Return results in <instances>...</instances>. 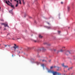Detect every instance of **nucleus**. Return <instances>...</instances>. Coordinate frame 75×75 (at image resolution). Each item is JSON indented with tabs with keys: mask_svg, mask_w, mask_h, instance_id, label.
<instances>
[{
	"mask_svg": "<svg viewBox=\"0 0 75 75\" xmlns=\"http://www.w3.org/2000/svg\"><path fill=\"white\" fill-rule=\"evenodd\" d=\"M48 72L50 73L53 74V75H61V74L60 72H58L57 71H54L53 70H48Z\"/></svg>",
	"mask_w": 75,
	"mask_h": 75,
	"instance_id": "f257e3e1",
	"label": "nucleus"
},
{
	"mask_svg": "<svg viewBox=\"0 0 75 75\" xmlns=\"http://www.w3.org/2000/svg\"><path fill=\"white\" fill-rule=\"evenodd\" d=\"M18 46H16V44H14V46L12 47L11 49L12 50H14L15 52L16 51L17 49H18Z\"/></svg>",
	"mask_w": 75,
	"mask_h": 75,
	"instance_id": "f03ea898",
	"label": "nucleus"
},
{
	"mask_svg": "<svg viewBox=\"0 0 75 75\" xmlns=\"http://www.w3.org/2000/svg\"><path fill=\"white\" fill-rule=\"evenodd\" d=\"M57 71H60L61 70V68L58 67H57Z\"/></svg>",
	"mask_w": 75,
	"mask_h": 75,
	"instance_id": "7ed1b4c3",
	"label": "nucleus"
},
{
	"mask_svg": "<svg viewBox=\"0 0 75 75\" xmlns=\"http://www.w3.org/2000/svg\"><path fill=\"white\" fill-rule=\"evenodd\" d=\"M62 67H64V68H68V66H65L64 65V63H63V64H62Z\"/></svg>",
	"mask_w": 75,
	"mask_h": 75,
	"instance_id": "20e7f679",
	"label": "nucleus"
},
{
	"mask_svg": "<svg viewBox=\"0 0 75 75\" xmlns=\"http://www.w3.org/2000/svg\"><path fill=\"white\" fill-rule=\"evenodd\" d=\"M16 1V2H17V4L16 5V6H15V7H17V6H18V1H17L16 0V1Z\"/></svg>",
	"mask_w": 75,
	"mask_h": 75,
	"instance_id": "39448f33",
	"label": "nucleus"
},
{
	"mask_svg": "<svg viewBox=\"0 0 75 75\" xmlns=\"http://www.w3.org/2000/svg\"><path fill=\"white\" fill-rule=\"evenodd\" d=\"M13 9H12V10L9 11V13H11L12 14H13Z\"/></svg>",
	"mask_w": 75,
	"mask_h": 75,
	"instance_id": "423d86ee",
	"label": "nucleus"
},
{
	"mask_svg": "<svg viewBox=\"0 0 75 75\" xmlns=\"http://www.w3.org/2000/svg\"><path fill=\"white\" fill-rule=\"evenodd\" d=\"M70 7L69 6H67V11H69L70 10Z\"/></svg>",
	"mask_w": 75,
	"mask_h": 75,
	"instance_id": "0eeeda50",
	"label": "nucleus"
},
{
	"mask_svg": "<svg viewBox=\"0 0 75 75\" xmlns=\"http://www.w3.org/2000/svg\"><path fill=\"white\" fill-rule=\"evenodd\" d=\"M65 54H70V52L69 51H67L66 52Z\"/></svg>",
	"mask_w": 75,
	"mask_h": 75,
	"instance_id": "6e6552de",
	"label": "nucleus"
},
{
	"mask_svg": "<svg viewBox=\"0 0 75 75\" xmlns=\"http://www.w3.org/2000/svg\"><path fill=\"white\" fill-rule=\"evenodd\" d=\"M4 25V26H5V27H8V25H7V24H6Z\"/></svg>",
	"mask_w": 75,
	"mask_h": 75,
	"instance_id": "1a4fd4ad",
	"label": "nucleus"
},
{
	"mask_svg": "<svg viewBox=\"0 0 75 75\" xmlns=\"http://www.w3.org/2000/svg\"><path fill=\"white\" fill-rule=\"evenodd\" d=\"M39 38H43V36H42L41 35H39Z\"/></svg>",
	"mask_w": 75,
	"mask_h": 75,
	"instance_id": "9d476101",
	"label": "nucleus"
},
{
	"mask_svg": "<svg viewBox=\"0 0 75 75\" xmlns=\"http://www.w3.org/2000/svg\"><path fill=\"white\" fill-rule=\"evenodd\" d=\"M5 3L6 4H7V5H8L9 6H10V4L8 3L7 1H6L5 2Z\"/></svg>",
	"mask_w": 75,
	"mask_h": 75,
	"instance_id": "9b49d317",
	"label": "nucleus"
},
{
	"mask_svg": "<svg viewBox=\"0 0 75 75\" xmlns=\"http://www.w3.org/2000/svg\"><path fill=\"white\" fill-rule=\"evenodd\" d=\"M17 53L18 54H20V51L19 50H17Z\"/></svg>",
	"mask_w": 75,
	"mask_h": 75,
	"instance_id": "f8f14e48",
	"label": "nucleus"
},
{
	"mask_svg": "<svg viewBox=\"0 0 75 75\" xmlns=\"http://www.w3.org/2000/svg\"><path fill=\"white\" fill-rule=\"evenodd\" d=\"M11 7H12V8H13L14 9L15 8H14V5H11Z\"/></svg>",
	"mask_w": 75,
	"mask_h": 75,
	"instance_id": "ddd939ff",
	"label": "nucleus"
},
{
	"mask_svg": "<svg viewBox=\"0 0 75 75\" xmlns=\"http://www.w3.org/2000/svg\"><path fill=\"white\" fill-rule=\"evenodd\" d=\"M41 66L43 67V69L44 68V64L41 65Z\"/></svg>",
	"mask_w": 75,
	"mask_h": 75,
	"instance_id": "4468645a",
	"label": "nucleus"
},
{
	"mask_svg": "<svg viewBox=\"0 0 75 75\" xmlns=\"http://www.w3.org/2000/svg\"><path fill=\"white\" fill-rule=\"evenodd\" d=\"M22 0V2L23 4V5L25 4V2H24V0Z\"/></svg>",
	"mask_w": 75,
	"mask_h": 75,
	"instance_id": "2eb2a0df",
	"label": "nucleus"
},
{
	"mask_svg": "<svg viewBox=\"0 0 75 75\" xmlns=\"http://www.w3.org/2000/svg\"><path fill=\"white\" fill-rule=\"evenodd\" d=\"M4 46L5 47H6L7 46H8V47H10L9 45H4Z\"/></svg>",
	"mask_w": 75,
	"mask_h": 75,
	"instance_id": "dca6fc26",
	"label": "nucleus"
},
{
	"mask_svg": "<svg viewBox=\"0 0 75 75\" xmlns=\"http://www.w3.org/2000/svg\"><path fill=\"white\" fill-rule=\"evenodd\" d=\"M42 62H47V61L45 60L44 59H43V60H42Z\"/></svg>",
	"mask_w": 75,
	"mask_h": 75,
	"instance_id": "f3484780",
	"label": "nucleus"
},
{
	"mask_svg": "<svg viewBox=\"0 0 75 75\" xmlns=\"http://www.w3.org/2000/svg\"><path fill=\"white\" fill-rule=\"evenodd\" d=\"M42 50H43L44 51L45 50V49H44V47L42 48Z\"/></svg>",
	"mask_w": 75,
	"mask_h": 75,
	"instance_id": "a211bd4d",
	"label": "nucleus"
},
{
	"mask_svg": "<svg viewBox=\"0 0 75 75\" xmlns=\"http://www.w3.org/2000/svg\"><path fill=\"white\" fill-rule=\"evenodd\" d=\"M1 25H6L5 24L2 23H1Z\"/></svg>",
	"mask_w": 75,
	"mask_h": 75,
	"instance_id": "6ab92c4d",
	"label": "nucleus"
},
{
	"mask_svg": "<svg viewBox=\"0 0 75 75\" xmlns=\"http://www.w3.org/2000/svg\"><path fill=\"white\" fill-rule=\"evenodd\" d=\"M63 51V50H60V52H62Z\"/></svg>",
	"mask_w": 75,
	"mask_h": 75,
	"instance_id": "aec40b11",
	"label": "nucleus"
},
{
	"mask_svg": "<svg viewBox=\"0 0 75 75\" xmlns=\"http://www.w3.org/2000/svg\"><path fill=\"white\" fill-rule=\"evenodd\" d=\"M53 68V67H51L50 68V69H52V68Z\"/></svg>",
	"mask_w": 75,
	"mask_h": 75,
	"instance_id": "412c9836",
	"label": "nucleus"
},
{
	"mask_svg": "<svg viewBox=\"0 0 75 75\" xmlns=\"http://www.w3.org/2000/svg\"><path fill=\"white\" fill-rule=\"evenodd\" d=\"M8 2L9 3H10L11 4H12L11 3H10V1H8Z\"/></svg>",
	"mask_w": 75,
	"mask_h": 75,
	"instance_id": "4be33fe9",
	"label": "nucleus"
},
{
	"mask_svg": "<svg viewBox=\"0 0 75 75\" xmlns=\"http://www.w3.org/2000/svg\"><path fill=\"white\" fill-rule=\"evenodd\" d=\"M73 67H70V68L69 69H72L73 68Z\"/></svg>",
	"mask_w": 75,
	"mask_h": 75,
	"instance_id": "5701e85b",
	"label": "nucleus"
},
{
	"mask_svg": "<svg viewBox=\"0 0 75 75\" xmlns=\"http://www.w3.org/2000/svg\"><path fill=\"white\" fill-rule=\"evenodd\" d=\"M36 64L38 65V64H39V63H38V62H37V63H36Z\"/></svg>",
	"mask_w": 75,
	"mask_h": 75,
	"instance_id": "b1692460",
	"label": "nucleus"
},
{
	"mask_svg": "<svg viewBox=\"0 0 75 75\" xmlns=\"http://www.w3.org/2000/svg\"><path fill=\"white\" fill-rule=\"evenodd\" d=\"M10 35V33H8V34H7V35Z\"/></svg>",
	"mask_w": 75,
	"mask_h": 75,
	"instance_id": "393cba45",
	"label": "nucleus"
},
{
	"mask_svg": "<svg viewBox=\"0 0 75 75\" xmlns=\"http://www.w3.org/2000/svg\"><path fill=\"white\" fill-rule=\"evenodd\" d=\"M47 28L50 29V27H47Z\"/></svg>",
	"mask_w": 75,
	"mask_h": 75,
	"instance_id": "a878e982",
	"label": "nucleus"
},
{
	"mask_svg": "<svg viewBox=\"0 0 75 75\" xmlns=\"http://www.w3.org/2000/svg\"><path fill=\"white\" fill-rule=\"evenodd\" d=\"M20 4H21V1H20Z\"/></svg>",
	"mask_w": 75,
	"mask_h": 75,
	"instance_id": "bb28decb",
	"label": "nucleus"
},
{
	"mask_svg": "<svg viewBox=\"0 0 75 75\" xmlns=\"http://www.w3.org/2000/svg\"><path fill=\"white\" fill-rule=\"evenodd\" d=\"M61 4H63V2H61Z\"/></svg>",
	"mask_w": 75,
	"mask_h": 75,
	"instance_id": "cd10ccee",
	"label": "nucleus"
},
{
	"mask_svg": "<svg viewBox=\"0 0 75 75\" xmlns=\"http://www.w3.org/2000/svg\"><path fill=\"white\" fill-rule=\"evenodd\" d=\"M57 67H56V66H54V68H57Z\"/></svg>",
	"mask_w": 75,
	"mask_h": 75,
	"instance_id": "c85d7f7f",
	"label": "nucleus"
},
{
	"mask_svg": "<svg viewBox=\"0 0 75 75\" xmlns=\"http://www.w3.org/2000/svg\"><path fill=\"white\" fill-rule=\"evenodd\" d=\"M47 24H49V25H50V23H49L48 22H47Z\"/></svg>",
	"mask_w": 75,
	"mask_h": 75,
	"instance_id": "c756f323",
	"label": "nucleus"
},
{
	"mask_svg": "<svg viewBox=\"0 0 75 75\" xmlns=\"http://www.w3.org/2000/svg\"><path fill=\"white\" fill-rule=\"evenodd\" d=\"M58 33H60V31H58Z\"/></svg>",
	"mask_w": 75,
	"mask_h": 75,
	"instance_id": "7c9ffc66",
	"label": "nucleus"
},
{
	"mask_svg": "<svg viewBox=\"0 0 75 75\" xmlns=\"http://www.w3.org/2000/svg\"><path fill=\"white\" fill-rule=\"evenodd\" d=\"M14 56V54H12V57H13Z\"/></svg>",
	"mask_w": 75,
	"mask_h": 75,
	"instance_id": "2f4dec72",
	"label": "nucleus"
},
{
	"mask_svg": "<svg viewBox=\"0 0 75 75\" xmlns=\"http://www.w3.org/2000/svg\"><path fill=\"white\" fill-rule=\"evenodd\" d=\"M51 60H50L49 62H51Z\"/></svg>",
	"mask_w": 75,
	"mask_h": 75,
	"instance_id": "473e14b6",
	"label": "nucleus"
},
{
	"mask_svg": "<svg viewBox=\"0 0 75 75\" xmlns=\"http://www.w3.org/2000/svg\"><path fill=\"white\" fill-rule=\"evenodd\" d=\"M6 30V28H4V30Z\"/></svg>",
	"mask_w": 75,
	"mask_h": 75,
	"instance_id": "72a5a7b5",
	"label": "nucleus"
},
{
	"mask_svg": "<svg viewBox=\"0 0 75 75\" xmlns=\"http://www.w3.org/2000/svg\"><path fill=\"white\" fill-rule=\"evenodd\" d=\"M20 39V38H17V40H18V39Z\"/></svg>",
	"mask_w": 75,
	"mask_h": 75,
	"instance_id": "f704fd0d",
	"label": "nucleus"
},
{
	"mask_svg": "<svg viewBox=\"0 0 75 75\" xmlns=\"http://www.w3.org/2000/svg\"><path fill=\"white\" fill-rule=\"evenodd\" d=\"M56 51V50H55V49L54 50V51Z\"/></svg>",
	"mask_w": 75,
	"mask_h": 75,
	"instance_id": "c9c22d12",
	"label": "nucleus"
},
{
	"mask_svg": "<svg viewBox=\"0 0 75 75\" xmlns=\"http://www.w3.org/2000/svg\"><path fill=\"white\" fill-rule=\"evenodd\" d=\"M34 42H36V40L34 41Z\"/></svg>",
	"mask_w": 75,
	"mask_h": 75,
	"instance_id": "e433bc0d",
	"label": "nucleus"
},
{
	"mask_svg": "<svg viewBox=\"0 0 75 75\" xmlns=\"http://www.w3.org/2000/svg\"><path fill=\"white\" fill-rule=\"evenodd\" d=\"M62 48H65V47H62Z\"/></svg>",
	"mask_w": 75,
	"mask_h": 75,
	"instance_id": "4c0bfd02",
	"label": "nucleus"
},
{
	"mask_svg": "<svg viewBox=\"0 0 75 75\" xmlns=\"http://www.w3.org/2000/svg\"><path fill=\"white\" fill-rule=\"evenodd\" d=\"M44 44H47V43H44Z\"/></svg>",
	"mask_w": 75,
	"mask_h": 75,
	"instance_id": "58836bf2",
	"label": "nucleus"
},
{
	"mask_svg": "<svg viewBox=\"0 0 75 75\" xmlns=\"http://www.w3.org/2000/svg\"><path fill=\"white\" fill-rule=\"evenodd\" d=\"M10 1H11V2H12V0H10Z\"/></svg>",
	"mask_w": 75,
	"mask_h": 75,
	"instance_id": "ea45409f",
	"label": "nucleus"
},
{
	"mask_svg": "<svg viewBox=\"0 0 75 75\" xmlns=\"http://www.w3.org/2000/svg\"><path fill=\"white\" fill-rule=\"evenodd\" d=\"M30 18H32V17H30Z\"/></svg>",
	"mask_w": 75,
	"mask_h": 75,
	"instance_id": "a19ab883",
	"label": "nucleus"
},
{
	"mask_svg": "<svg viewBox=\"0 0 75 75\" xmlns=\"http://www.w3.org/2000/svg\"><path fill=\"white\" fill-rule=\"evenodd\" d=\"M70 69H68V70H70Z\"/></svg>",
	"mask_w": 75,
	"mask_h": 75,
	"instance_id": "79ce46f5",
	"label": "nucleus"
},
{
	"mask_svg": "<svg viewBox=\"0 0 75 75\" xmlns=\"http://www.w3.org/2000/svg\"><path fill=\"white\" fill-rule=\"evenodd\" d=\"M18 1H21L20 0H18Z\"/></svg>",
	"mask_w": 75,
	"mask_h": 75,
	"instance_id": "37998d69",
	"label": "nucleus"
},
{
	"mask_svg": "<svg viewBox=\"0 0 75 75\" xmlns=\"http://www.w3.org/2000/svg\"><path fill=\"white\" fill-rule=\"evenodd\" d=\"M1 7H0V10H1Z\"/></svg>",
	"mask_w": 75,
	"mask_h": 75,
	"instance_id": "c03bdc74",
	"label": "nucleus"
},
{
	"mask_svg": "<svg viewBox=\"0 0 75 75\" xmlns=\"http://www.w3.org/2000/svg\"><path fill=\"white\" fill-rule=\"evenodd\" d=\"M14 1H16V0H14Z\"/></svg>",
	"mask_w": 75,
	"mask_h": 75,
	"instance_id": "a18cd8bd",
	"label": "nucleus"
},
{
	"mask_svg": "<svg viewBox=\"0 0 75 75\" xmlns=\"http://www.w3.org/2000/svg\"><path fill=\"white\" fill-rule=\"evenodd\" d=\"M67 55H68V54H67Z\"/></svg>",
	"mask_w": 75,
	"mask_h": 75,
	"instance_id": "49530a36",
	"label": "nucleus"
},
{
	"mask_svg": "<svg viewBox=\"0 0 75 75\" xmlns=\"http://www.w3.org/2000/svg\"><path fill=\"white\" fill-rule=\"evenodd\" d=\"M74 58H75V57L74 56Z\"/></svg>",
	"mask_w": 75,
	"mask_h": 75,
	"instance_id": "de8ad7c7",
	"label": "nucleus"
},
{
	"mask_svg": "<svg viewBox=\"0 0 75 75\" xmlns=\"http://www.w3.org/2000/svg\"><path fill=\"white\" fill-rule=\"evenodd\" d=\"M1 21H3V20H1Z\"/></svg>",
	"mask_w": 75,
	"mask_h": 75,
	"instance_id": "09e8293b",
	"label": "nucleus"
},
{
	"mask_svg": "<svg viewBox=\"0 0 75 75\" xmlns=\"http://www.w3.org/2000/svg\"><path fill=\"white\" fill-rule=\"evenodd\" d=\"M1 28V27H0V28Z\"/></svg>",
	"mask_w": 75,
	"mask_h": 75,
	"instance_id": "8fccbe9b",
	"label": "nucleus"
},
{
	"mask_svg": "<svg viewBox=\"0 0 75 75\" xmlns=\"http://www.w3.org/2000/svg\"><path fill=\"white\" fill-rule=\"evenodd\" d=\"M24 17H25V16H24Z\"/></svg>",
	"mask_w": 75,
	"mask_h": 75,
	"instance_id": "3c124183",
	"label": "nucleus"
},
{
	"mask_svg": "<svg viewBox=\"0 0 75 75\" xmlns=\"http://www.w3.org/2000/svg\"><path fill=\"white\" fill-rule=\"evenodd\" d=\"M64 71H65V70H64Z\"/></svg>",
	"mask_w": 75,
	"mask_h": 75,
	"instance_id": "603ef678",
	"label": "nucleus"
},
{
	"mask_svg": "<svg viewBox=\"0 0 75 75\" xmlns=\"http://www.w3.org/2000/svg\"><path fill=\"white\" fill-rule=\"evenodd\" d=\"M68 28H69V27Z\"/></svg>",
	"mask_w": 75,
	"mask_h": 75,
	"instance_id": "864d4df0",
	"label": "nucleus"
},
{
	"mask_svg": "<svg viewBox=\"0 0 75 75\" xmlns=\"http://www.w3.org/2000/svg\"><path fill=\"white\" fill-rule=\"evenodd\" d=\"M4 0V1H5V0Z\"/></svg>",
	"mask_w": 75,
	"mask_h": 75,
	"instance_id": "5fc2aeb1",
	"label": "nucleus"
},
{
	"mask_svg": "<svg viewBox=\"0 0 75 75\" xmlns=\"http://www.w3.org/2000/svg\"><path fill=\"white\" fill-rule=\"evenodd\" d=\"M40 50L41 51V50Z\"/></svg>",
	"mask_w": 75,
	"mask_h": 75,
	"instance_id": "6e6d98bb",
	"label": "nucleus"
}]
</instances>
